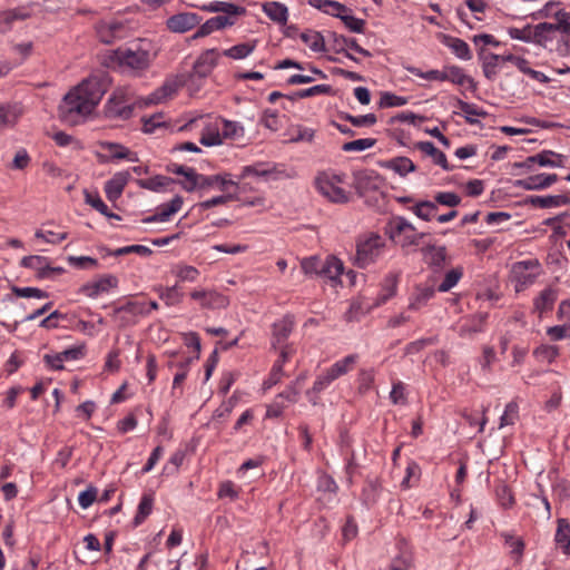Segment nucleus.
Masks as SVG:
<instances>
[{"instance_id":"f257e3e1","label":"nucleus","mask_w":570,"mask_h":570,"mask_svg":"<svg viewBox=\"0 0 570 570\" xmlns=\"http://www.w3.org/2000/svg\"><path fill=\"white\" fill-rule=\"evenodd\" d=\"M107 90L106 81L92 76L65 95L59 105L60 119L69 125L82 122L98 106Z\"/></svg>"},{"instance_id":"f03ea898","label":"nucleus","mask_w":570,"mask_h":570,"mask_svg":"<svg viewBox=\"0 0 570 570\" xmlns=\"http://www.w3.org/2000/svg\"><path fill=\"white\" fill-rule=\"evenodd\" d=\"M159 53L158 45L147 38H138L114 50L112 60L122 71L142 76Z\"/></svg>"},{"instance_id":"7ed1b4c3","label":"nucleus","mask_w":570,"mask_h":570,"mask_svg":"<svg viewBox=\"0 0 570 570\" xmlns=\"http://www.w3.org/2000/svg\"><path fill=\"white\" fill-rule=\"evenodd\" d=\"M385 248L386 240L383 236L376 233L360 235L356 239L354 265L358 268H366L383 256Z\"/></svg>"},{"instance_id":"20e7f679","label":"nucleus","mask_w":570,"mask_h":570,"mask_svg":"<svg viewBox=\"0 0 570 570\" xmlns=\"http://www.w3.org/2000/svg\"><path fill=\"white\" fill-rule=\"evenodd\" d=\"M136 106L142 107L144 99H136L129 88L114 90L105 105V115L110 119L127 120L131 118Z\"/></svg>"},{"instance_id":"39448f33","label":"nucleus","mask_w":570,"mask_h":570,"mask_svg":"<svg viewBox=\"0 0 570 570\" xmlns=\"http://www.w3.org/2000/svg\"><path fill=\"white\" fill-rule=\"evenodd\" d=\"M344 175L322 173L315 179L317 190L330 202L345 204L348 202V193L341 187Z\"/></svg>"},{"instance_id":"423d86ee","label":"nucleus","mask_w":570,"mask_h":570,"mask_svg":"<svg viewBox=\"0 0 570 570\" xmlns=\"http://www.w3.org/2000/svg\"><path fill=\"white\" fill-rule=\"evenodd\" d=\"M390 237L402 247L417 246L425 233L416 232L415 227L403 216H396L390 222Z\"/></svg>"},{"instance_id":"0eeeda50","label":"nucleus","mask_w":570,"mask_h":570,"mask_svg":"<svg viewBox=\"0 0 570 570\" xmlns=\"http://www.w3.org/2000/svg\"><path fill=\"white\" fill-rule=\"evenodd\" d=\"M540 263L538 259H527L515 262L510 271L511 282L515 292H522L532 285L540 274Z\"/></svg>"},{"instance_id":"6e6552de","label":"nucleus","mask_w":570,"mask_h":570,"mask_svg":"<svg viewBox=\"0 0 570 570\" xmlns=\"http://www.w3.org/2000/svg\"><path fill=\"white\" fill-rule=\"evenodd\" d=\"M149 314L150 309L145 302L127 301L114 308L111 317L119 327H127L137 324L139 316H148Z\"/></svg>"},{"instance_id":"1a4fd4ad","label":"nucleus","mask_w":570,"mask_h":570,"mask_svg":"<svg viewBox=\"0 0 570 570\" xmlns=\"http://www.w3.org/2000/svg\"><path fill=\"white\" fill-rule=\"evenodd\" d=\"M220 51L216 48L206 49L203 51L194 62L193 70L186 76L188 80L194 78H207L214 68L218 65Z\"/></svg>"},{"instance_id":"9d476101","label":"nucleus","mask_w":570,"mask_h":570,"mask_svg":"<svg viewBox=\"0 0 570 570\" xmlns=\"http://www.w3.org/2000/svg\"><path fill=\"white\" fill-rule=\"evenodd\" d=\"M328 39L332 42V49L334 52L344 53L346 58L354 62H358V59L352 53H350L347 51V48L354 50L355 52L364 57H372V53L368 50L361 47L355 38L345 37L343 35H338L334 31H331L328 32Z\"/></svg>"},{"instance_id":"9b49d317","label":"nucleus","mask_w":570,"mask_h":570,"mask_svg":"<svg viewBox=\"0 0 570 570\" xmlns=\"http://www.w3.org/2000/svg\"><path fill=\"white\" fill-rule=\"evenodd\" d=\"M187 79L188 78L184 75L167 79L161 87L150 94L147 98H144V106L157 105L171 97L187 82Z\"/></svg>"},{"instance_id":"f8f14e48","label":"nucleus","mask_w":570,"mask_h":570,"mask_svg":"<svg viewBox=\"0 0 570 570\" xmlns=\"http://www.w3.org/2000/svg\"><path fill=\"white\" fill-rule=\"evenodd\" d=\"M190 297L197 301L202 308L220 309L229 304L225 295L212 289H195L190 293Z\"/></svg>"},{"instance_id":"ddd939ff","label":"nucleus","mask_w":570,"mask_h":570,"mask_svg":"<svg viewBox=\"0 0 570 570\" xmlns=\"http://www.w3.org/2000/svg\"><path fill=\"white\" fill-rule=\"evenodd\" d=\"M118 286V278L115 275L107 274L102 275L96 281L83 284L80 287V293L90 298H96L102 293H108L109 291L116 288Z\"/></svg>"},{"instance_id":"4468645a","label":"nucleus","mask_w":570,"mask_h":570,"mask_svg":"<svg viewBox=\"0 0 570 570\" xmlns=\"http://www.w3.org/2000/svg\"><path fill=\"white\" fill-rule=\"evenodd\" d=\"M295 326V320L293 315H285L281 320L276 321L272 325V346L277 348L278 346L284 347L285 342L292 334Z\"/></svg>"},{"instance_id":"2eb2a0df","label":"nucleus","mask_w":570,"mask_h":570,"mask_svg":"<svg viewBox=\"0 0 570 570\" xmlns=\"http://www.w3.org/2000/svg\"><path fill=\"white\" fill-rule=\"evenodd\" d=\"M200 20L197 13L180 12L169 17L166 21V26L171 32L184 33L198 26Z\"/></svg>"},{"instance_id":"dca6fc26","label":"nucleus","mask_w":570,"mask_h":570,"mask_svg":"<svg viewBox=\"0 0 570 570\" xmlns=\"http://www.w3.org/2000/svg\"><path fill=\"white\" fill-rule=\"evenodd\" d=\"M559 179L557 174H538L531 175L523 179L515 180L514 185L524 190H543L557 183Z\"/></svg>"},{"instance_id":"f3484780","label":"nucleus","mask_w":570,"mask_h":570,"mask_svg":"<svg viewBox=\"0 0 570 570\" xmlns=\"http://www.w3.org/2000/svg\"><path fill=\"white\" fill-rule=\"evenodd\" d=\"M282 171L278 170L277 166L272 163L258 161L253 165H247L242 168L239 178L244 179L248 176H257L265 179H278Z\"/></svg>"},{"instance_id":"a211bd4d","label":"nucleus","mask_w":570,"mask_h":570,"mask_svg":"<svg viewBox=\"0 0 570 570\" xmlns=\"http://www.w3.org/2000/svg\"><path fill=\"white\" fill-rule=\"evenodd\" d=\"M499 57L500 61L513 63L522 73L529 76L533 80H537L541 83H548L551 80L543 72L530 68L529 61L523 57L515 56L513 53L499 55Z\"/></svg>"},{"instance_id":"6ab92c4d","label":"nucleus","mask_w":570,"mask_h":570,"mask_svg":"<svg viewBox=\"0 0 570 570\" xmlns=\"http://www.w3.org/2000/svg\"><path fill=\"white\" fill-rule=\"evenodd\" d=\"M183 203V197L176 195L169 203L161 204L160 206H158L157 212L154 215L145 217L142 219V223L149 224L157 222H168L174 214L178 213L181 209Z\"/></svg>"},{"instance_id":"aec40b11","label":"nucleus","mask_w":570,"mask_h":570,"mask_svg":"<svg viewBox=\"0 0 570 570\" xmlns=\"http://www.w3.org/2000/svg\"><path fill=\"white\" fill-rule=\"evenodd\" d=\"M129 178L130 174L127 170L116 173L109 180L105 183L104 190L106 197L111 202L117 200L121 196Z\"/></svg>"},{"instance_id":"412c9836","label":"nucleus","mask_w":570,"mask_h":570,"mask_svg":"<svg viewBox=\"0 0 570 570\" xmlns=\"http://www.w3.org/2000/svg\"><path fill=\"white\" fill-rule=\"evenodd\" d=\"M183 176L185 181H181V187L188 193L194 191L196 188L213 187L214 180H217V177H206V175L198 174L191 167H187Z\"/></svg>"},{"instance_id":"4be33fe9","label":"nucleus","mask_w":570,"mask_h":570,"mask_svg":"<svg viewBox=\"0 0 570 570\" xmlns=\"http://www.w3.org/2000/svg\"><path fill=\"white\" fill-rule=\"evenodd\" d=\"M235 22H236V19H234L232 17H222V16L213 17L199 26L198 30L193 35V39H198V38L209 36L214 31L222 30L226 27L234 26Z\"/></svg>"},{"instance_id":"5701e85b","label":"nucleus","mask_w":570,"mask_h":570,"mask_svg":"<svg viewBox=\"0 0 570 570\" xmlns=\"http://www.w3.org/2000/svg\"><path fill=\"white\" fill-rule=\"evenodd\" d=\"M524 203L537 208H557L568 205L569 197L564 194L547 196L531 195L525 198Z\"/></svg>"},{"instance_id":"b1692460","label":"nucleus","mask_w":570,"mask_h":570,"mask_svg":"<svg viewBox=\"0 0 570 570\" xmlns=\"http://www.w3.org/2000/svg\"><path fill=\"white\" fill-rule=\"evenodd\" d=\"M381 168L394 171L401 177L416 170L415 164L405 156H397L379 163Z\"/></svg>"},{"instance_id":"393cba45","label":"nucleus","mask_w":570,"mask_h":570,"mask_svg":"<svg viewBox=\"0 0 570 570\" xmlns=\"http://www.w3.org/2000/svg\"><path fill=\"white\" fill-rule=\"evenodd\" d=\"M440 40L445 47L451 49L456 58L461 60H470L472 58L470 46L464 40L445 33L440 36Z\"/></svg>"},{"instance_id":"a878e982","label":"nucleus","mask_w":570,"mask_h":570,"mask_svg":"<svg viewBox=\"0 0 570 570\" xmlns=\"http://www.w3.org/2000/svg\"><path fill=\"white\" fill-rule=\"evenodd\" d=\"M200 9L207 12H220L223 13L220 14L222 17H232L234 19L246 13L245 7L224 1H214L208 4H204Z\"/></svg>"},{"instance_id":"bb28decb","label":"nucleus","mask_w":570,"mask_h":570,"mask_svg":"<svg viewBox=\"0 0 570 570\" xmlns=\"http://www.w3.org/2000/svg\"><path fill=\"white\" fill-rule=\"evenodd\" d=\"M124 24L119 21H104L97 26V35L101 42L112 43L122 37Z\"/></svg>"},{"instance_id":"cd10ccee","label":"nucleus","mask_w":570,"mask_h":570,"mask_svg":"<svg viewBox=\"0 0 570 570\" xmlns=\"http://www.w3.org/2000/svg\"><path fill=\"white\" fill-rule=\"evenodd\" d=\"M487 314H476L465 320L459 327L458 334L462 338H472L484 331Z\"/></svg>"},{"instance_id":"c85d7f7f","label":"nucleus","mask_w":570,"mask_h":570,"mask_svg":"<svg viewBox=\"0 0 570 570\" xmlns=\"http://www.w3.org/2000/svg\"><path fill=\"white\" fill-rule=\"evenodd\" d=\"M415 148L430 156L433 163L444 170L450 171L453 169V166L449 165L445 154L439 150L432 141H417Z\"/></svg>"},{"instance_id":"c756f323","label":"nucleus","mask_w":570,"mask_h":570,"mask_svg":"<svg viewBox=\"0 0 570 570\" xmlns=\"http://www.w3.org/2000/svg\"><path fill=\"white\" fill-rule=\"evenodd\" d=\"M291 356V347L284 346L281 348L279 357L277 361H275L271 373L268 375V379L265 381L264 385L266 389L272 387L273 385L277 384L282 376H283V366L288 361Z\"/></svg>"},{"instance_id":"7c9ffc66","label":"nucleus","mask_w":570,"mask_h":570,"mask_svg":"<svg viewBox=\"0 0 570 570\" xmlns=\"http://www.w3.org/2000/svg\"><path fill=\"white\" fill-rule=\"evenodd\" d=\"M307 3L328 16L338 18L341 13L351 11V8L335 0H308Z\"/></svg>"},{"instance_id":"2f4dec72","label":"nucleus","mask_w":570,"mask_h":570,"mask_svg":"<svg viewBox=\"0 0 570 570\" xmlns=\"http://www.w3.org/2000/svg\"><path fill=\"white\" fill-rule=\"evenodd\" d=\"M257 43L258 40L256 39L237 43L228 49L223 50L220 56H225L234 60H243L255 51Z\"/></svg>"},{"instance_id":"473e14b6","label":"nucleus","mask_w":570,"mask_h":570,"mask_svg":"<svg viewBox=\"0 0 570 570\" xmlns=\"http://www.w3.org/2000/svg\"><path fill=\"white\" fill-rule=\"evenodd\" d=\"M263 12L274 22L285 24L288 20L287 7L277 1L265 2L262 7Z\"/></svg>"},{"instance_id":"72a5a7b5","label":"nucleus","mask_w":570,"mask_h":570,"mask_svg":"<svg viewBox=\"0 0 570 570\" xmlns=\"http://www.w3.org/2000/svg\"><path fill=\"white\" fill-rule=\"evenodd\" d=\"M424 261L430 266L441 268L446 258V248L444 246L426 245L421 249Z\"/></svg>"},{"instance_id":"f704fd0d","label":"nucleus","mask_w":570,"mask_h":570,"mask_svg":"<svg viewBox=\"0 0 570 570\" xmlns=\"http://www.w3.org/2000/svg\"><path fill=\"white\" fill-rule=\"evenodd\" d=\"M554 33L552 23L541 22L533 27L531 42L546 48L548 42L553 40Z\"/></svg>"},{"instance_id":"c9c22d12","label":"nucleus","mask_w":570,"mask_h":570,"mask_svg":"<svg viewBox=\"0 0 570 570\" xmlns=\"http://www.w3.org/2000/svg\"><path fill=\"white\" fill-rule=\"evenodd\" d=\"M530 161H537L541 167H563L564 156L552 150H542L531 156Z\"/></svg>"},{"instance_id":"e433bc0d","label":"nucleus","mask_w":570,"mask_h":570,"mask_svg":"<svg viewBox=\"0 0 570 570\" xmlns=\"http://www.w3.org/2000/svg\"><path fill=\"white\" fill-rule=\"evenodd\" d=\"M21 266L35 271L38 278L45 279L47 278L46 269H49V258L39 255L24 256L21 259Z\"/></svg>"},{"instance_id":"4c0bfd02","label":"nucleus","mask_w":570,"mask_h":570,"mask_svg":"<svg viewBox=\"0 0 570 570\" xmlns=\"http://www.w3.org/2000/svg\"><path fill=\"white\" fill-rule=\"evenodd\" d=\"M558 293L557 289L552 287L544 288L538 297L534 298L533 305L534 309L539 312V314L547 313L553 308V305L557 301Z\"/></svg>"},{"instance_id":"58836bf2","label":"nucleus","mask_w":570,"mask_h":570,"mask_svg":"<svg viewBox=\"0 0 570 570\" xmlns=\"http://www.w3.org/2000/svg\"><path fill=\"white\" fill-rule=\"evenodd\" d=\"M435 295V289L432 286H417L412 295L407 308L411 311H419Z\"/></svg>"},{"instance_id":"ea45409f","label":"nucleus","mask_w":570,"mask_h":570,"mask_svg":"<svg viewBox=\"0 0 570 570\" xmlns=\"http://www.w3.org/2000/svg\"><path fill=\"white\" fill-rule=\"evenodd\" d=\"M344 266L341 259L335 256H328L322 262L321 275L331 281H336L343 274Z\"/></svg>"},{"instance_id":"a19ab883","label":"nucleus","mask_w":570,"mask_h":570,"mask_svg":"<svg viewBox=\"0 0 570 570\" xmlns=\"http://www.w3.org/2000/svg\"><path fill=\"white\" fill-rule=\"evenodd\" d=\"M554 541L564 554L570 556V523L567 519L558 520Z\"/></svg>"},{"instance_id":"79ce46f5","label":"nucleus","mask_w":570,"mask_h":570,"mask_svg":"<svg viewBox=\"0 0 570 570\" xmlns=\"http://www.w3.org/2000/svg\"><path fill=\"white\" fill-rule=\"evenodd\" d=\"M336 379L333 374L326 368L322 374H320L313 383L311 390L306 392L309 401L315 405L317 403L316 397L314 395L320 394L324 390H326Z\"/></svg>"},{"instance_id":"37998d69","label":"nucleus","mask_w":570,"mask_h":570,"mask_svg":"<svg viewBox=\"0 0 570 570\" xmlns=\"http://www.w3.org/2000/svg\"><path fill=\"white\" fill-rule=\"evenodd\" d=\"M156 292L167 306L178 305L184 298V293L180 291L178 284L167 287L159 286L156 288Z\"/></svg>"},{"instance_id":"c03bdc74","label":"nucleus","mask_w":570,"mask_h":570,"mask_svg":"<svg viewBox=\"0 0 570 570\" xmlns=\"http://www.w3.org/2000/svg\"><path fill=\"white\" fill-rule=\"evenodd\" d=\"M456 105L460 108V110L463 112L464 119L469 125H480V120H478L474 117H487L488 112L481 108H479L474 104H470L466 101H463L461 99L456 100Z\"/></svg>"},{"instance_id":"a18cd8bd","label":"nucleus","mask_w":570,"mask_h":570,"mask_svg":"<svg viewBox=\"0 0 570 570\" xmlns=\"http://www.w3.org/2000/svg\"><path fill=\"white\" fill-rule=\"evenodd\" d=\"M480 60L482 63V71L484 77L490 81H494L498 76V68L500 62L499 55L493 52L480 55Z\"/></svg>"},{"instance_id":"49530a36","label":"nucleus","mask_w":570,"mask_h":570,"mask_svg":"<svg viewBox=\"0 0 570 570\" xmlns=\"http://www.w3.org/2000/svg\"><path fill=\"white\" fill-rule=\"evenodd\" d=\"M301 40L314 52L326 50L324 36L315 30H306L299 35Z\"/></svg>"},{"instance_id":"de8ad7c7","label":"nucleus","mask_w":570,"mask_h":570,"mask_svg":"<svg viewBox=\"0 0 570 570\" xmlns=\"http://www.w3.org/2000/svg\"><path fill=\"white\" fill-rule=\"evenodd\" d=\"M175 179L164 176V175H156L154 177L147 178V179H139L138 185L144 188L151 191H161L166 189L170 184H174Z\"/></svg>"},{"instance_id":"09e8293b","label":"nucleus","mask_w":570,"mask_h":570,"mask_svg":"<svg viewBox=\"0 0 570 570\" xmlns=\"http://www.w3.org/2000/svg\"><path fill=\"white\" fill-rule=\"evenodd\" d=\"M358 360L357 354H350L338 361H336L331 367L327 370L333 374V376L337 380L338 377L347 374L356 364Z\"/></svg>"},{"instance_id":"8fccbe9b","label":"nucleus","mask_w":570,"mask_h":570,"mask_svg":"<svg viewBox=\"0 0 570 570\" xmlns=\"http://www.w3.org/2000/svg\"><path fill=\"white\" fill-rule=\"evenodd\" d=\"M101 148L107 150L110 154L111 159H129L130 161H137L138 158L136 154L132 156L130 150L118 144V142H111V141H104L101 142Z\"/></svg>"},{"instance_id":"3c124183","label":"nucleus","mask_w":570,"mask_h":570,"mask_svg":"<svg viewBox=\"0 0 570 570\" xmlns=\"http://www.w3.org/2000/svg\"><path fill=\"white\" fill-rule=\"evenodd\" d=\"M397 288V276L395 274H389L382 282V289L377 296L376 305L386 303L391 297L396 294Z\"/></svg>"},{"instance_id":"603ef678","label":"nucleus","mask_w":570,"mask_h":570,"mask_svg":"<svg viewBox=\"0 0 570 570\" xmlns=\"http://www.w3.org/2000/svg\"><path fill=\"white\" fill-rule=\"evenodd\" d=\"M85 202L107 218L120 220V216L111 213L98 194L85 191Z\"/></svg>"},{"instance_id":"864d4df0","label":"nucleus","mask_w":570,"mask_h":570,"mask_svg":"<svg viewBox=\"0 0 570 570\" xmlns=\"http://www.w3.org/2000/svg\"><path fill=\"white\" fill-rule=\"evenodd\" d=\"M154 505V498L151 494H144L138 504L137 513L134 518V525H140L151 513Z\"/></svg>"},{"instance_id":"5fc2aeb1","label":"nucleus","mask_w":570,"mask_h":570,"mask_svg":"<svg viewBox=\"0 0 570 570\" xmlns=\"http://www.w3.org/2000/svg\"><path fill=\"white\" fill-rule=\"evenodd\" d=\"M458 86H463L465 83L473 85V79L465 75L464 70L455 65L446 66V80Z\"/></svg>"},{"instance_id":"6e6d98bb","label":"nucleus","mask_w":570,"mask_h":570,"mask_svg":"<svg viewBox=\"0 0 570 570\" xmlns=\"http://www.w3.org/2000/svg\"><path fill=\"white\" fill-rule=\"evenodd\" d=\"M28 17V13L21 12L20 10H8L0 12V33H6L11 30L12 23L16 20H23Z\"/></svg>"},{"instance_id":"4d7b16f0","label":"nucleus","mask_w":570,"mask_h":570,"mask_svg":"<svg viewBox=\"0 0 570 570\" xmlns=\"http://www.w3.org/2000/svg\"><path fill=\"white\" fill-rule=\"evenodd\" d=\"M407 71L419 78L425 80H434V81H445L446 80V66L443 67L442 70L431 69L428 71H423L417 67H409Z\"/></svg>"},{"instance_id":"13d9d810","label":"nucleus","mask_w":570,"mask_h":570,"mask_svg":"<svg viewBox=\"0 0 570 570\" xmlns=\"http://www.w3.org/2000/svg\"><path fill=\"white\" fill-rule=\"evenodd\" d=\"M411 210L414 215H416L419 218L429 222L431 218L435 215L438 212V206L435 203L430 200H422L415 204Z\"/></svg>"},{"instance_id":"bf43d9fd","label":"nucleus","mask_w":570,"mask_h":570,"mask_svg":"<svg viewBox=\"0 0 570 570\" xmlns=\"http://www.w3.org/2000/svg\"><path fill=\"white\" fill-rule=\"evenodd\" d=\"M173 273L176 275L179 282H189L194 283L200 275V272L191 266L186 264H178L173 269Z\"/></svg>"},{"instance_id":"052dcab7","label":"nucleus","mask_w":570,"mask_h":570,"mask_svg":"<svg viewBox=\"0 0 570 570\" xmlns=\"http://www.w3.org/2000/svg\"><path fill=\"white\" fill-rule=\"evenodd\" d=\"M338 117L343 120L351 122L354 127H371L375 125L377 121V118L374 114L353 116L347 112H341Z\"/></svg>"},{"instance_id":"680f3d73","label":"nucleus","mask_w":570,"mask_h":570,"mask_svg":"<svg viewBox=\"0 0 570 570\" xmlns=\"http://www.w3.org/2000/svg\"><path fill=\"white\" fill-rule=\"evenodd\" d=\"M338 19L344 23V26L352 32L355 33H364L366 21L361 18H356L352 14V10L348 12L341 13Z\"/></svg>"},{"instance_id":"e2e57ef3","label":"nucleus","mask_w":570,"mask_h":570,"mask_svg":"<svg viewBox=\"0 0 570 570\" xmlns=\"http://www.w3.org/2000/svg\"><path fill=\"white\" fill-rule=\"evenodd\" d=\"M495 497L499 504L504 508H511L514 504V498L511 489L503 482L495 485Z\"/></svg>"},{"instance_id":"0e129e2a","label":"nucleus","mask_w":570,"mask_h":570,"mask_svg":"<svg viewBox=\"0 0 570 570\" xmlns=\"http://www.w3.org/2000/svg\"><path fill=\"white\" fill-rule=\"evenodd\" d=\"M376 144L375 138H361L343 144L342 150L345 153L364 151L374 147Z\"/></svg>"},{"instance_id":"69168bd1","label":"nucleus","mask_w":570,"mask_h":570,"mask_svg":"<svg viewBox=\"0 0 570 570\" xmlns=\"http://www.w3.org/2000/svg\"><path fill=\"white\" fill-rule=\"evenodd\" d=\"M407 104V98L397 96L390 91H384L381 94L379 106L381 108H392V107H401Z\"/></svg>"},{"instance_id":"338daca9","label":"nucleus","mask_w":570,"mask_h":570,"mask_svg":"<svg viewBox=\"0 0 570 570\" xmlns=\"http://www.w3.org/2000/svg\"><path fill=\"white\" fill-rule=\"evenodd\" d=\"M461 277H462L461 268H453V269L449 271L445 274L441 284L439 285L438 291L442 292V293L449 292L451 288H453L459 283Z\"/></svg>"},{"instance_id":"774afa93","label":"nucleus","mask_w":570,"mask_h":570,"mask_svg":"<svg viewBox=\"0 0 570 570\" xmlns=\"http://www.w3.org/2000/svg\"><path fill=\"white\" fill-rule=\"evenodd\" d=\"M519 406L515 402H509L500 417V428L512 425L518 420Z\"/></svg>"}]
</instances>
